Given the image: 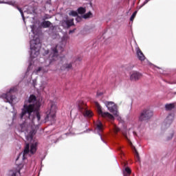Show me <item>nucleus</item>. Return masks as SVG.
<instances>
[{"mask_svg": "<svg viewBox=\"0 0 176 176\" xmlns=\"http://www.w3.org/2000/svg\"><path fill=\"white\" fill-rule=\"evenodd\" d=\"M46 85H47L46 82L45 81L41 82V84L40 85V90H43L45 87H46Z\"/></svg>", "mask_w": 176, "mask_h": 176, "instance_id": "nucleus-26", "label": "nucleus"}, {"mask_svg": "<svg viewBox=\"0 0 176 176\" xmlns=\"http://www.w3.org/2000/svg\"><path fill=\"white\" fill-rule=\"evenodd\" d=\"M39 108L41 102L36 101V96L31 95L28 100L25 101L19 119L17 118V111H12V120L8 121V126L15 127L19 133H24L25 137L24 150L19 154L18 159L25 160L28 156L36 153L38 141L34 140V135L36 134L38 126L42 123Z\"/></svg>", "mask_w": 176, "mask_h": 176, "instance_id": "nucleus-1", "label": "nucleus"}, {"mask_svg": "<svg viewBox=\"0 0 176 176\" xmlns=\"http://www.w3.org/2000/svg\"><path fill=\"white\" fill-rule=\"evenodd\" d=\"M78 13L79 14H83L85 13H86V8H83V7H80L78 8Z\"/></svg>", "mask_w": 176, "mask_h": 176, "instance_id": "nucleus-22", "label": "nucleus"}, {"mask_svg": "<svg viewBox=\"0 0 176 176\" xmlns=\"http://www.w3.org/2000/svg\"><path fill=\"white\" fill-rule=\"evenodd\" d=\"M78 107L79 111H80L81 113H82L85 118H91L93 116V113L87 110L85 104L80 102V104H78Z\"/></svg>", "mask_w": 176, "mask_h": 176, "instance_id": "nucleus-13", "label": "nucleus"}, {"mask_svg": "<svg viewBox=\"0 0 176 176\" xmlns=\"http://www.w3.org/2000/svg\"><path fill=\"white\" fill-rule=\"evenodd\" d=\"M75 32V30H70L69 34H72V32Z\"/></svg>", "mask_w": 176, "mask_h": 176, "instance_id": "nucleus-35", "label": "nucleus"}, {"mask_svg": "<svg viewBox=\"0 0 176 176\" xmlns=\"http://www.w3.org/2000/svg\"><path fill=\"white\" fill-rule=\"evenodd\" d=\"M108 110L117 118V120L120 123L123 124L124 123V120L122 119V117L119 116V111H118V106L113 102H107L105 104Z\"/></svg>", "mask_w": 176, "mask_h": 176, "instance_id": "nucleus-6", "label": "nucleus"}, {"mask_svg": "<svg viewBox=\"0 0 176 176\" xmlns=\"http://www.w3.org/2000/svg\"><path fill=\"white\" fill-rule=\"evenodd\" d=\"M138 11H135L133 14L131 15V18H130V21H133L134 19H135V16H137V13Z\"/></svg>", "mask_w": 176, "mask_h": 176, "instance_id": "nucleus-25", "label": "nucleus"}, {"mask_svg": "<svg viewBox=\"0 0 176 176\" xmlns=\"http://www.w3.org/2000/svg\"><path fill=\"white\" fill-rule=\"evenodd\" d=\"M63 25H66L67 27H72V25H74V19L64 21L63 22Z\"/></svg>", "mask_w": 176, "mask_h": 176, "instance_id": "nucleus-16", "label": "nucleus"}, {"mask_svg": "<svg viewBox=\"0 0 176 176\" xmlns=\"http://www.w3.org/2000/svg\"><path fill=\"white\" fill-rule=\"evenodd\" d=\"M35 12V9H34V8L32 7H28V9L27 10V13H28L29 14H32V13H34Z\"/></svg>", "mask_w": 176, "mask_h": 176, "instance_id": "nucleus-23", "label": "nucleus"}, {"mask_svg": "<svg viewBox=\"0 0 176 176\" xmlns=\"http://www.w3.org/2000/svg\"><path fill=\"white\" fill-rule=\"evenodd\" d=\"M123 176H130V174H131V169L129 167H126L123 170Z\"/></svg>", "mask_w": 176, "mask_h": 176, "instance_id": "nucleus-18", "label": "nucleus"}, {"mask_svg": "<svg viewBox=\"0 0 176 176\" xmlns=\"http://www.w3.org/2000/svg\"><path fill=\"white\" fill-rule=\"evenodd\" d=\"M114 131L115 133H118V131H120V129H119L118 126H114Z\"/></svg>", "mask_w": 176, "mask_h": 176, "instance_id": "nucleus-30", "label": "nucleus"}, {"mask_svg": "<svg viewBox=\"0 0 176 176\" xmlns=\"http://www.w3.org/2000/svg\"><path fill=\"white\" fill-rule=\"evenodd\" d=\"M0 3H5L6 5H10L14 8H16L19 12H20L24 23H25V17H24V12H23V10H21V8L17 7V5H16V1L10 0H0Z\"/></svg>", "mask_w": 176, "mask_h": 176, "instance_id": "nucleus-12", "label": "nucleus"}, {"mask_svg": "<svg viewBox=\"0 0 176 176\" xmlns=\"http://www.w3.org/2000/svg\"><path fill=\"white\" fill-rule=\"evenodd\" d=\"M175 105L173 103L166 104L165 105V109L166 111H171V109H174Z\"/></svg>", "mask_w": 176, "mask_h": 176, "instance_id": "nucleus-20", "label": "nucleus"}, {"mask_svg": "<svg viewBox=\"0 0 176 176\" xmlns=\"http://www.w3.org/2000/svg\"><path fill=\"white\" fill-rule=\"evenodd\" d=\"M173 137H174V133H170V135L168 136L167 140L170 141V140H171L173 138Z\"/></svg>", "mask_w": 176, "mask_h": 176, "instance_id": "nucleus-28", "label": "nucleus"}, {"mask_svg": "<svg viewBox=\"0 0 176 176\" xmlns=\"http://www.w3.org/2000/svg\"><path fill=\"white\" fill-rule=\"evenodd\" d=\"M69 16H73V17H76V16H78V12L74 11V10H72L69 13Z\"/></svg>", "mask_w": 176, "mask_h": 176, "instance_id": "nucleus-24", "label": "nucleus"}, {"mask_svg": "<svg viewBox=\"0 0 176 176\" xmlns=\"http://www.w3.org/2000/svg\"><path fill=\"white\" fill-rule=\"evenodd\" d=\"M125 140H126V141H128V142H129L130 145H131V142L130 141V140H129V138H127V135H124Z\"/></svg>", "mask_w": 176, "mask_h": 176, "instance_id": "nucleus-32", "label": "nucleus"}, {"mask_svg": "<svg viewBox=\"0 0 176 176\" xmlns=\"http://www.w3.org/2000/svg\"><path fill=\"white\" fill-rule=\"evenodd\" d=\"M95 107H96L97 112L99 116H101L104 119H108L109 120H113V119H115V118L112 116V114L108 112H104L102 111V107H101L99 102H95Z\"/></svg>", "mask_w": 176, "mask_h": 176, "instance_id": "nucleus-7", "label": "nucleus"}, {"mask_svg": "<svg viewBox=\"0 0 176 176\" xmlns=\"http://www.w3.org/2000/svg\"><path fill=\"white\" fill-rule=\"evenodd\" d=\"M78 61H80V58H78V59L76 60V61H78Z\"/></svg>", "mask_w": 176, "mask_h": 176, "instance_id": "nucleus-38", "label": "nucleus"}, {"mask_svg": "<svg viewBox=\"0 0 176 176\" xmlns=\"http://www.w3.org/2000/svg\"><path fill=\"white\" fill-rule=\"evenodd\" d=\"M64 60H65V57L60 58V61H64Z\"/></svg>", "mask_w": 176, "mask_h": 176, "instance_id": "nucleus-34", "label": "nucleus"}, {"mask_svg": "<svg viewBox=\"0 0 176 176\" xmlns=\"http://www.w3.org/2000/svg\"><path fill=\"white\" fill-rule=\"evenodd\" d=\"M17 91V86L11 87L6 94H3L1 95V98L4 100L5 102H9L12 106H13V101L16 100V96L13 94Z\"/></svg>", "mask_w": 176, "mask_h": 176, "instance_id": "nucleus-5", "label": "nucleus"}, {"mask_svg": "<svg viewBox=\"0 0 176 176\" xmlns=\"http://www.w3.org/2000/svg\"><path fill=\"white\" fill-rule=\"evenodd\" d=\"M27 170V165L20 164L17 168H14L9 171V176H21V173H25Z\"/></svg>", "mask_w": 176, "mask_h": 176, "instance_id": "nucleus-8", "label": "nucleus"}, {"mask_svg": "<svg viewBox=\"0 0 176 176\" xmlns=\"http://www.w3.org/2000/svg\"><path fill=\"white\" fill-rule=\"evenodd\" d=\"M79 20H80V17H77V18H76V21H79Z\"/></svg>", "mask_w": 176, "mask_h": 176, "instance_id": "nucleus-36", "label": "nucleus"}, {"mask_svg": "<svg viewBox=\"0 0 176 176\" xmlns=\"http://www.w3.org/2000/svg\"><path fill=\"white\" fill-rule=\"evenodd\" d=\"M101 95H102V94H101V93H98L97 94V96H101Z\"/></svg>", "mask_w": 176, "mask_h": 176, "instance_id": "nucleus-37", "label": "nucleus"}, {"mask_svg": "<svg viewBox=\"0 0 176 176\" xmlns=\"http://www.w3.org/2000/svg\"><path fill=\"white\" fill-rule=\"evenodd\" d=\"M67 41H68V38H67V36H63L59 44L52 47L48 58L45 59L44 62H42L44 60L43 58H40L39 61L43 65L36 69L34 72H32L34 65L30 63L24 78L26 79L28 82H31V79H32V76L34 74L42 76L43 74H46V72L49 71V68L47 67H49V65L52 64V63H54V61H57V60H58V53H63V52H64V47H65V45H67Z\"/></svg>", "mask_w": 176, "mask_h": 176, "instance_id": "nucleus-2", "label": "nucleus"}, {"mask_svg": "<svg viewBox=\"0 0 176 176\" xmlns=\"http://www.w3.org/2000/svg\"><path fill=\"white\" fill-rule=\"evenodd\" d=\"M72 68V63H67L63 65V67H60V69H67V71H69Z\"/></svg>", "mask_w": 176, "mask_h": 176, "instance_id": "nucleus-19", "label": "nucleus"}, {"mask_svg": "<svg viewBox=\"0 0 176 176\" xmlns=\"http://www.w3.org/2000/svg\"><path fill=\"white\" fill-rule=\"evenodd\" d=\"M96 128L95 129V131L100 137L101 141H102V142H104V144H107V142L104 141V139H102V136L101 135V133H102V131L104 130V126L102 125V122H101V121H98L96 123Z\"/></svg>", "mask_w": 176, "mask_h": 176, "instance_id": "nucleus-14", "label": "nucleus"}, {"mask_svg": "<svg viewBox=\"0 0 176 176\" xmlns=\"http://www.w3.org/2000/svg\"><path fill=\"white\" fill-rule=\"evenodd\" d=\"M152 116H153V111H152V110L150 109H145L141 112L139 116V120L140 122H144V120H149Z\"/></svg>", "mask_w": 176, "mask_h": 176, "instance_id": "nucleus-10", "label": "nucleus"}, {"mask_svg": "<svg viewBox=\"0 0 176 176\" xmlns=\"http://www.w3.org/2000/svg\"><path fill=\"white\" fill-rule=\"evenodd\" d=\"M141 76H142V75L140 72L134 71L131 73L130 79L132 81L135 82L139 80Z\"/></svg>", "mask_w": 176, "mask_h": 176, "instance_id": "nucleus-15", "label": "nucleus"}, {"mask_svg": "<svg viewBox=\"0 0 176 176\" xmlns=\"http://www.w3.org/2000/svg\"><path fill=\"white\" fill-rule=\"evenodd\" d=\"M32 85L34 86V87H36V79H34L32 80Z\"/></svg>", "mask_w": 176, "mask_h": 176, "instance_id": "nucleus-31", "label": "nucleus"}, {"mask_svg": "<svg viewBox=\"0 0 176 176\" xmlns=\"http://www.w3.org/2000/svg\"><path fill=\"white\" fill-rule=\"evenodd\" d=\"M49 54V50H45L43 53V56H47Z\"/></svg>", "mask_w": 176, "mask_h": 176, "instance_id": "nucleus-33", "label": "nucleus"}, {"mask_svg": "<svg viewBox=\"0 0 176 176\" xmlns=\"http://www.w3.org/2000/svg\"><path fill=\"white\" fill-rule=\"evenodd\" d=\"M135 50H136V54L138 60H140V61H144L145 63H146V64H148V65H151V68H153V69L157 68L158 69H160V67L154 65L151 62H148V60H146L145 56L144 55V54L142 53L140 47H137L135 48Z\"/></svg>", "mask_w": 176, "mask_h": 176, "instance_id": "nucleus-9", "label": "nucleus"}, {"mask_svg": "<svg viewBox=\"0 0 176 176\" xmlns=\"http://www.w3.org/2000/svg\"><path fill=\"white\" fill-rule=\"evenodd\" d=\"M41 25L43 28H49L52 25V23L49 21H44L41 23Z\"/></svg>", "mask_w": 176, "mask_h": 176, "instance_id": "nucleus-17", "label": "nucleus"}, {"mask_svg": "<svg viewBox=\"0 0 176 176\" xmlns=\"http://www.w3.org/2000/svg\"><path fill=\"white\" fill-rule=\"evenodd\" d=\"M173 120L174 115L173 113L169 114L162 124V130H166V129H168V127L171 126V124L173 123Z\"/></svg>", "mask_w": 176, "mask_h": 176, "instance_id": "nucleus-11", "label": "nucleus"}, {"mask_svg": "<svg viewBox=\"0 0 176 176\" xmlns=\"http://www.w3.org/2000/svg\"><path fill=\"white\" fill-rule=\"evenodd\" d=\"M31 33L29 34V38L30 39V57L31 58H36L39 56V51L41 50V39L38 36L35 30H36V25H30Z\"/></svg>", "mask_w": 176, "mask_h": 176, "instance_id": "nucleus-3", "label": "nucleus"}, {"mask_svg": "<svg viewBox=\"0 0 176 176\" xmlns=\"http://www.w3.org/2000/svg\"><path fill=\"white\" fill-rule=\"evenodd\" d=\"M90 17H93V14L91 13V12H89L82 16V19H90Z\"/></svg>", "mask_w": 176, "mask_h": 176, "instance_id": "nucleus-21", "label": "nucleus"}, {"mask_svg": "<svg viewBox=\"0 0 176 176\" xmlns=\"http://www.w3.org/2000/svg\"><path fill=\"white\" fill-rule=\"evenodd\" d=\"M49 19H52V16L49 15H45V16L43 17V20H49Z\"/></svg>", "mask_w": 176, "mask_h": 176, "instance_id": "nucleus-29", "label": "nucleus"}, {"mask_svg": "<svg viewBox=\"0 0 176 176\" xmlns=\"http://www.w3.org/2000/svg\"><path fill=\"white\" fill-rule=\"evenodd\" d=\"M57 112V103L51 101L49 104L48 109L46 111V116L43 122H50L51 124L56 123V113Z\"/></svg>", "mask_w": 176, "mask_h": 176, "instance_id": "nucleus-4", "label": "nucleus"}, {"mask_svg": "<svg viewBox=\"0 0 176 176\" xmlns=\"http://www.w3.org/2000/svg\"><path fill=\"white\" fill-rule=\"evenodd\" d=\"M135 151V156L138 160H140V155L138 154V151L135 148H134Z\"/></svg>", "mask_w": 176, "mask_h": 176, "instance_id": "nucleus-27", "label": "nucleus"}]
</instances>
